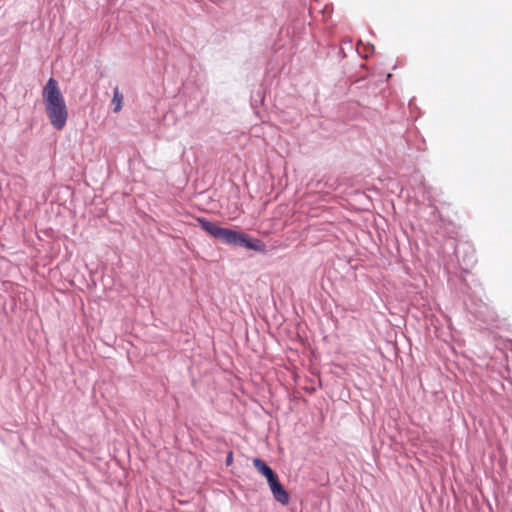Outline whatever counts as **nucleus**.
<instances>
[{
  "instance_id": "f257e3e1",
  "label": "nucleus",
  "mask_w": 512,
  "mask_h": 512,
  "mask_svg": "<svg viewBox=\"0 0 512 512\" xmlns=\"http://www.w3.org/2000/svg\"><path fill=\"white\" fill-rule=\"evenodd\" d=\"M42 96L51 125L57 130H62L67 123L68 109L58 82L54 78L47 81Z\"/></svg>"
},
{
  "instance_id": "f03ea898",
  "label": "nucleus",
  "mask_w": 512,
  "mask_h": 512,
  "mask_svg": "<svg viewBox=\"0 0 512 512\" xmlns=\"http://www.w3.org/2000/svg\"><path fill=\"white\" fill-rule=\"evenodd\" d=\"M196 220L206 233L226 244L242 246L256 251L261 249L262 243L259 240H251L245 233L220 227L203 217H198Z\"/></svg>"
},
{
  "instance_id": "7ed1b4c3",
  "label": "nucleus",
  "mask_w": 512,
  "mask_h": 512,
  "mask_svg": "<svg viewBox=\"0 0 512 512\" xmlns=\"http://www.w3.org/2000/svg\"><path fill=\"white\" fill-rule=\"evenodd\" d=\"M268 484L275 500L281 503L282 505H287L290 500L289 494L285 490L283 485L280 483L278 477L275 476L274 478H272L268 482Z\"/></svg>"
},
{
  "instance_id": "20e7f679",
  "label": "nucleus",
  "mask_w": 512,
  "mask_h": 512,
  "mask_svg": "<svg viewBox=\"0 0 512 512\" xmlns=\"http://www.w3.org/2000/svg\"><path fill=\"white\" fill-rule=\"evenodd\" d=\"M253 465L258 470L259 473L266 477L267 482H269L272 478L277 476L274 473V471L264 461H262L259 458L253 459Z\"/></svg>"
},
{
  "instance_id": "39448f33",
  "label": "nucleus",
  "mask_w": 512,
  "mask_h": 512,
  "mask_svg": "<svg viewBox=\"0 0 512 512\" xmlns=\"http://www.w3.org/2000/svg\"><path fill=\"white\" fill-rule=\"evenodd\" d=\"M123 99V94L120 92L118 87H115L112 98V104L114 105L113 111L115 113H118L122 109Z\"/></svg>"
},
{
  "instance_id": "423d86ee",
  "label": "nucleus",
  "mask_w": 512,
  "mask_h": 512,
  "mask_svg": "<svg viewBox=\"0 0 512 512\" xmlns=\"http://www.w3.org/2000/svg\"><path fill=\"white\" fill-rule=\"evenodd\" d=\"M233 461V453L230 451L226 458V464L229 466Z\"/></svg>"
}]
</instances>
